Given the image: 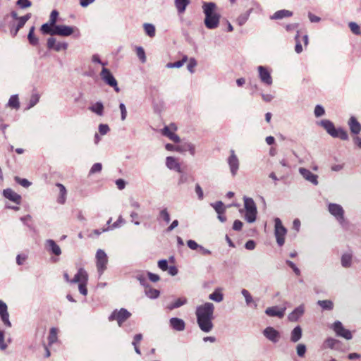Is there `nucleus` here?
Instances as JSON below:
<instances>
[{
  "instance_id": "obj_34",
  "label": "nucleus",
  "mask_w": 361,
  "mask_h": 361,
  "mask_svg": "<svg viewBox=\"0 0 361 361\" xmlns=\"http://www.w3.org/2000/svg\"><path fill=\"white\" fill-rule=\"evenodd\" d=\"M56 185L59 188V191H60V195L58 198V202L63 204L65 203L66 200V193H67L66 189L65 186L61 183H56Z\"/></svg>"
},
{
  "instance_id": "obj_27",
  "label": "nucleus",
  "mask_w": 361,
  "mask_h": 361,
  "mask_svg": "<svg viewBox=\"0 0 361 361\" xmlns=\"http://www.w3.org/2000/svg\"><path fill=\"white\" fill-rule=\"evenodd\" d=\"M145 293L147 298L150 299H156L159 298L160 291L157 289L152 288L147 284L145 286Z\"/></svg>"
},
{
  "instance_id": "obj_23",
  "label": "nucleus",
  "mask_w": 361,
  "mask_h": 361,
  "mask_svg": "<svg viewBox=\"0 0 361 361\" xmlns=\"http://www.w3.org/2000/svg\"><path fill=\"white\" fill-rule=\"evenodd\" d=\"M166 165L171 170H175L178 173H181V166L177 159L173 157H167L166 159Z\"/></svg>"
},
{
  "instance_id": "obj_20",
  "label": "nucleus",
  "mask_w": 361,
  "mask_h": 361,
  "mask_svg": "<svg viewBox=\"0 0 361 361\" xmlns=\"http://www.w3.org/2000/svg\"><path fill=\"white\" fill-rule=\"evenodd\" d=\"M0 317L4 324L8 326H11V323L9 321V314L7 310V305L5 302L0 300Z\"/></svg>"
},
{
  "instance_id": "obj_49",
  "label": "nucleus",
  "mask_w": 361,
  "mask_h": 361,
  "mask_svg": "<svg viewBox=\"0 0 361 361\" xmlns=\"http://www.w3.org/2000/svg\"><path fill=\"white\" fill-rule=\"evenodd\" d=\"M299 34H300V31L297 30V34L295 37V40L296 42V44L295 47V51L298 54H300L302 51V47L301 42L299 39V37H300Z\"/></svg>"
},
{
  "instance_id": "obj_42",
  "label": "nucleus",
  "mask_w": 361,
  "mask_h": 361,
  "mask_svg": "<svg viewBox=\"0 0 361 361\" xmlns=\"http://www.w3.org/2000/svg\"><path fill=\"white\" fill-rule=\"evenodd\" d=\"M188 61V57L184 56L181 60L176 61L174 63H168L166 64V68H180L183 66V64Z\"/></svg>"
},
{
  "instance_id": "obj_14",
  "label": "nucleus",
  "mask_w": 361,
  "mask_h": 361,
  "mask_svg": "<svg viewBox=\"0 0 361 361\" xmlns=\"http://www.w3.org/2000/svg\"><path fill=\"white\" fill-rule=\"evenodd\" d=\"M298 171L305 180L311 183L314 185H318L319 182L317 175L312 173L309 169L302 167L299 168Z\"/></svg>"
},
{
  "instance_id": "obj_22",
  "label": "nucleus",
  "mask_w": 361,
  "mask_h": 361,
  "mask_svg": "<svg viewBox=\"0 0 361 361\" xmlns=\"http://www.w3.org/2000/svg\"><path fill=\"white\" fill-rule=\"evenodd\" d=\"M170 326L176 331H181L185 328V322L182 319L172 317L169 320Z\"/></svg>"
},
{
  "instance_id": "obj_10",
  "label": "nucleus",
  "mask_w": 361,
  "mask_h": 361,
  "mask_svg": "<svg viewBox=\"0 0 361 361\" xmlns=\"http://www.w3.org/2000/svg\"><path fill=\"white\" fill-rule=\"evenodd\" d=\"M227 164L232 176H235L240 167V161L233 149L230 150V155L227 158Z\"/></svg>"
},
{
  "instance_id": "obj_3",
  "label": "nucleus",
  "mask_w": 361,
  "mask_h": 361,
  "mask_svg": "<svg viewBox=\"0 0 361 361\" xmlns=\"http://www.w3.org/2000/svg\"><path fill=\"white\" fill-rule=\"evenodd\" d=\"M63 276L68 283L78 284V290L80 294L84 296L87 295V285L88 283L89 276L87 272L83 268L78 269L77 273L72 279H70L69 275L67 273H64Z\"/></svg>"
},
{
  "instance_id": "obj_57",
  "label": "nucleus",
  "mask_w": 361,
  "mask_h": 361,
  "mask_svg": "<svg viewBox=\"0 0 361 361\" xmlns=\"http://www.w3.org/2000/svg\"><path fill=\"white\" fill-rule=\"evenodd\" d=\"M16 4L21 8H28L32 4L30 0H18Z\"/></svg>"
},
{
  "instance_id": "obj_58",
  "label": "nucleus",
  "mask_w": 361,
  "mask_h": 361,
  "mask_svg": "<svg viewBox=\"0 0 361 361\" xmlns=\"http://www.w3.org/2000/svg\"><path fill=\"white\" fill-rule=\"evenodd\" d=\"M98 128L99 132L102 135L107 134L110 130V128L107 124H99Z\"/></svg>"
},
{
  "instance_id": "obj_26",
  "label": "nucleus",
  "mask_w": 361,
  "mask_h": 361,
  "mask_svg": "<svg viewBox=\"0 0 361 361\" xmlns=\"http://www.w3.org/2000/svg\"><path fill=\"white\" fill-rule=\"evenodd\" d=\"M304 312V306L302 305H300L288 314V318L290 322H296L300 317H302Z\"/></svg>"
},
{
  "instance_id": "obj_31",
  "label": "nucleus",
  "mask_w": 361,
  "mask_h": 361,
  "mask_svg": "<svg viewBox=\"0 0 361 361\" xmlns=\"http://www.w3.org/2000/svg\"><path fill=\"white\" fill-rule=\"evenodd\" d=\"M189 4L190 0H175V6L178 13H184Z\"/></svg>"
},
{
  "instance_id": "obj_37",
  "label": "nucleus",
  "mask_w": 361,
  "mask_h": 361,
  "mask_svg": "<svg viewBox=\"0 0 361 361\" xmlns=\"http://www.w3.org/2000/svg\"><path fill=\"white\" fill-rule=\"evenodd\" d=\"M252 11V9L251 8L247 11L245 13H242L238 17V18L236 19V22L240 26L243 25L247 22Z\"/></svg>"
},
{
  "instance_id": "obj_24",
  "label": "nucleus",
  "mask_w": 361,
  "mask_h": 361,
  "mask_svg": "<svg viewBox=\"0 0 361 361\" xmlns=\"http://www.w3.org/2000/svg\"><path fill=\"white\" fill-rule=\"evenodd\" d=\"M348 126L351 133L358 135L361 132V124L355 117L351 116L348 121Z\"/></svg>"
},
{
  "instance_id": "obj_62",
  "label": "nucleus",
  "mask_w": 361,
  "mask_h": 361,
  "mask_svg": "<svg viewBox=\"0 0 361 361\" xmlns=\"http://www.w3.org/2000/svg\"><path fill=\"white\" fill-rule=\"evenodd\" d=\"M286 264L293 269V271L295 272V274L298 276L300 274V269L296 267V265L290 260H286Z\"/></svg>"
},
{
  "instance_id": "obj_21",
  "label": "nucleus",
  "mask_w": 361,
  "mask_h": 361,
  "mask_svg": "<svg viewBox=\"0 0 361 361\" xmlns=\"http://www.w3.org/2000/svg\"><path fill=\"white\" fill-rule=\"evenodd\" d=\"M3 195L6 198L8 199L9 200H11L18 204H19L20 203L21 196L20 195H18V193H16V192H14L11 188H7V189L4 190Z\"/></svg>"
},
{
  "instance_id": "obj_61",
  "label": "nucleus",
  "mask_w": 361,
  "mask_h": 361,
  "mask_svg": "<svg viewBox=\"0 0 361 361\" xmlns=\"http://www.w3.org/2000/svg\"><path fill=\"white\" fill-rule=\"evenodd\" d=\"M195 192L198 197V199L200 200H203L204 198V193H203V190L201 188V186L200 185V184L197 183L195 185Z\"/></svg>"
},
{
  "instance_id": "obj_52",
  "label": "nucleus",
  "mask_w": 361,
  "mask_h": 361,
  "mask_svg": "<svg viewBox=\"0 0 361 361\" xmlns=\"http://www.w3.org/2000/svg\"><path fill=\"white\" fill-rule=\"evenodd\" d=\"M296 350L298 355L302 357L306 353V346L302 343H300L297 345Z\"/></svg>"
},
{
  "instance_id": "obj_5",
  "label": "nucleus",
  "mask_w": 361,
  "mask_h": 361,
  "mask_svg": "<svg viewBox=\"0 0 361 361\" xmlns=\"http://www.w3.org/2000/svg\"><path fill=\"white\" fill-rule=\"evenodd\" d=\"M243 200L245 209V219L248 223H253L256 221L257 214L256 204L251 197H244Z\"/></svg>"
},
{
  "instance_id": "obj_25",
  "label": "nucleus",
  "mask_w": 361,
  "mask_h": 361,
  "mask_svg": "<svg viewBox=\"0 0 361 361\" xmlns=\"http://www.w3.org/2000/svg\"><path fill=\"white\" fill-rule=\"evenodd\" d=\"M88 109L99 116H103L104 113V106L102 102H97L91 104Z\"/></svg>"
},
{
  "instance_id": "obj_64",
  "label": "nucleus",
  "mask_w": 361,
  "mask_h": 361,
  "mask_svg": "<svg viewBox=\"0 0 361 361\" xmlns=\"http://www.w3.org/2000/svg\"><path fill=\"white\" fill-rule=\"evenodd\" d=\"M158 267L162 271H166L169 268L168 262L166 259H161L158 262Z\"/></svg>"
},
{
  "instance_id": "obj_17",
  "label": "nucleus",
  "mask_w": 361,
  "mask_h": 361,
  "mask_svg": "<svg viewBox=\"0 0 361 361\" xmlns=\"http://www.w3.org/2000/svg\"><path fill=\"white\" fill-rule=\"evenodd\" d=\"M259 77L260 80L267 85L272 84V78L269 71L264 66H258Z\"/></svg>"
},
{
  "instance_id": "obj_36",
  "label": "nucleus",
  "mask_w": 361,
  "mask_h": 361,
  "mask_svg": "<svg viewBox=\"0 0 361 361\" xmlns=\"http://www.w3.org/2000/svg\"><path fill=\"white\" fill-rule=\"evenodd\" d=\"M241 294L243 295L245 300L246 305L250 306L252 304L254 305L255 307L257 306V303H255L253 300V298L250 293V292L246 289H243L241 290Z\"/></svg>"
},
{
  "instance_id": "obj_43",
  "label": "nucleus",
  "mask_w": 361,
  "mask_h": 361,
  "mask_svg": "<svg viewBox=\"0 0 361 361\" xmlns=\"http://www.w3.org/2000/svg\"><path fill=\"white\" fill-rule=\"evenodd\" d=\"M57 334L58 329L56 328L52 327L50 329L49 335L48 337L49 344L51 345L57 341Z\"/></svg>"
},
{
  "instance_id": "obj_1",
  "label": "nucleus",
  "mask_w": 361,
  "mask_h": 361,
  "mask_svg": "<svg viewBox=\"0 0 361 361\" xmlns=\"http://www.w3.org/2000/svg\"><path fill=\"white\" fill-rule=\"evenodd\" d=\"M214 305L210 302L198 305L195 309L197 324L204 333H209L214 328Z\"/></svg>"
},
{
  "instance_id": "obj_46",
  "label": "nucleus",
  "mask_w": 361,
  "mask_h": 361,
  "mask_svg": "<svg viewBox=\"0 0 361 361\" xmlns=\"http://www.w3.org/2000/svg\"><path fill=\"white\" fill-rule=\"evenodd\" d=\"M211 206L215 209L217 214L225 213V207L221 201H217L215 203H212Z\"/></svg>"
},
{
  "instance_id": "obj_59",
  "label": "nucleus",
  "mask_w": 361,
  "mask_h": 361,
  "mask_svg": "<svg viewBox=\"0 0 361 361\" xmlns=\"http://www.w3.org/2000/svg\"><path fill=\"white\" fill-rule=\"evenodd\" d=\"M349 27L350 28V30H351L354 34H356V35L360 34V26H359L356 23L350 22V23H349Z\"/></svg>"
},
{
  "instance_id": "obj_29",
  "label": "nucleus",
  "mask_w": 361,
  "mask_h": 361,
  "mask_svg": "<svg viewBox=\"0 0 361 361\" xmlns=\"http://www.w3.org/2000/svg\"><path fill=\"white\" fill-rule=\"evenodd\" d=\"M55 26L54 25H49V23L43 24L40 27V31L43 35H55Z\"/></svg>"
},
{
  "instance_id": "obj_7",
  "label": "nucleus",
  "mask_w": 361,
  "mask_h": 361,
  "mask_svg": "<svg viewBox=\"0 0 361 361\" xmlns=\"http://www.w3.org/2000/svg\"><path fill=\"white\" fill-rule=\"evenodd\" d=\"M274 223V235L276 239V242L279 246H282L285 243V236L287 233V230L283 226L282 222L279 218H275Z\"/></svg>"
},
{
  "instance_id": "obj_4",
  "label": "nucleus",
  "mask_w": 361,
  "mask_h": 361,
  "mask_svg": "<svg viewBox=\"0 0 361 361\" xmlns=\"http://www.w3.org/2000/svg\"><path fill=\"white\" fill-rule=\"evenodd\" d=\"M319 125L323 127L331 137H338L342 140H348V135L346 130L341 128L336 129L331 121L327 119L322 120L319 122Z\"/></svg>"
},
{
  "instance_id": "obj_55",
  "label": "nucleus",
  "mask_w": 361,
  "mask_h": 361,
  "mask_svg": "<svg viewBox=\"0 0 361 361\" xmlns=\"http://www.w3.org/2000/svg\"><path fill=\"white\" fill-rule=\"evenodd\" d=\"M102 164H100V163H95L91 167L90 171V173L92 174V173H99V172H100L102 171Z\"/></svg>"
},
{
  "instance_id": "obj_2",
  "label": "nucleus",
  "mask_w": 361,
  "mask_h": 361,
  "mask_svg": "<svg viewBox=\"0 0 361 361\" xmlns=\"http://www.w3.org/2000/svg\"><path fill=\"white\" fill-rule=\"evenodd\" d=\"M217 7L214 2H203L202 10L205 16L204 23L207 28L214 30L219 27L221 15L216 11Z\"/></svg>"
},
{
  "instance_id": "obj_54",
  "label": "nucleus",
  "mask_w": 361,
  "mask_h": 361,
  "mask_svg": "<svg viewBox=\"0 0 361 361\" xmlns=\"http://www.w3.org/2000/svg\"><path fill=\"white\" fill-rule=\"evenodd\" d=\"M15 180L18 183H19L20 185H22L23 187H25V188H27L31 185V183L25 178H20L19 177H16Z\"/></svg>"
},
{
  "instance_id": "obj_8",
  "label": "nucleus",
  "mask_w": 361,
  "mask_h": 361,
  "mask_svg": "<svg viewBox=\"0 0 361 361\" xmlns=\"http://www.w3.org/2000/svg\"><path fill=\"white\" fill-rule=\"evenodd\" d=\"M131 313L125 308H121L119 310H114L109 317V321L116 320L119 326L130 317Z\"/></svg>"
},
{
  "instance_id": "obj_16",
  "label": "nucleus",
  "mask_w": 361,
  "mask_h": 361,
  "mask_svg": "<svg viewBox=\"0 0 361 361\" xmlns=\"http://www.w3.org/2000/svg\"><path fill=\"white\" fill-rule=\"evenodd\" d=\"M263 335L270 341L276 343L279 342L281 335L280 333L274 327L268 326L263 331Z\"/></svg>"
},
{
  "instance_id": "obj_32",
  "label": "nucleus",
  "mask_w": 361,
  "mask_h": 361,
  "mask_svg": "<svg viewBox=\"0 0 361 361\" xmlns=\"http://www.w3.org/2000/svg\"><path fill=\"white\" fill-rule=\"evenodd\" d=\"M209 299L216 302H221L224 300V295L220 288H216L215 290L209 294Z\"/></svg>"
},
{
  "instance_id": "obj_39",
  "label": "nucleus",
  "mask_w": 361,
  "mask_h": 361,
  "mask_svg": "<svg viewBox=\"0 0 361 361\" xmlns=\"http://www.w3.org/2000/svg\"><path fill=\"white\" fill-rule=\"evenodd\" d=\"M143 27L145 33L150 37L155 36V27L151 23H145Z\"/></svg>"
},
{
  "instance_id": "obj_28",
  "label": "nucleus",
  "mask_w": 361,
  "mask_h": 361,
  "mask_svg": "<svg viewBox=\"0 0 361 361\" xmlns=\"http://www.w3.org/2000/svg\"><path fill=\"white\" fill-rule=\"evenodd\" d=\"M293 16V13L288 10H279L275 12L270 18L271 20H279L282 19L283 18L290 17Z\"/></svg>"
},
{
  "instance_id": "obj_15",
  "label": "nucleus",
  "mask_w": 361,
  "mask_h": 361,
  "mask_svg": "<svg viewBox=\"0 0 361 361\" xmlns=\"http://www.w3.org/2000/svg\"><path fill=\"white\" fill-rule=\"evenodd\" d=\"M47 46L49 49L60 51L61 50H66L68 45L66 42H57L54 37H51L47 39Z\"/></svg>"
},
{
  "instance_id": "obj_6",
  "label": "nucleus",
  "mask_w": 361,
  "mask_h": 361,
  "mask_svg": "<svg viewBox=\"0 0 361 361\" xmlns=\"http://www.w3.org/2000/svg\"><path fill=\"white\" fill-rule=\"evenodd\" d=\"M55 35L68 37L71 35L75 38H79L81 35L80 30L75 26L58 25L55 26Z\"/></svg>"
},
{
  "instance_id": "obj_9",
  "label": "nucleus",
  "mask_w": 361,
  "mask_h": 361,
  "mask_svg": "<svg viewBox=\"0 0 361 361\" xmlns=\"http://www.w3.org/2000/svg\"><path fill=\"white\" fill-rule=\"evenodd\" d=\"M328 211L340 224L343 225L345 223L344 209L341 205L336 203H329L328 204Z\"/></svg>"
},
{
  "instance_id": "obj_53",
  "label": "nucleus",
  "mask_w": 361,
  "mask_h": 361,
  "mask_svg": "<svg viewBox=\"0 0 361 361\" xmlns=\"http://www.w3.org/2000/svg\"><path fill=\"white\" fill-rule=\"evenodd\" d=\"M119 109L121 111V119L125 121L127 117V109L126 105L123 103H120Z\"/></svg>"
},
{
  "instance_id": "obj_18",
  "label": "nucleus",
  "mask_w": 361,
  "mask_h": 361,
  "mask_svg": "<svg viewBox=\"0 0 361 361\" xmlns=\"http://www.w3.org/2000/svg\"><path fill=\"white\" fill-rule=\"evenodd\" d=\"M285 311L286 307L272 306L270 307H267L265 310V313L269 317H277L279 318H282L285 314Z\"/></svg>"
},
{
  "instance_id": "obj_13",
  "label": "nucleus",
  "mask_w": 361,
  "mask_h": 361,
  "mask_svg": "<svg viewBox=\"0 0 361 361\" xmlns=\"http://www.w3.org/2000/svg\"><path fill=\"white\" fill-rule=\"evenodd\" d=\"M331 329L334 331L336 336L344 338L346 340H350L353 338L351 332L343 327L340 321L335 322L331 325Z\"/></svg>"
},
{
  "instance_id": "obj_63",
  "label": "nucleus",
  "mask_w": 361,
  "mask_h": 361,
  "mask_svg": "<svg viewBox=\"0 0 361 361\" xmlns=\"http://www.w3.org/2000/svg\"><path fill=\"white\" fill-rule=\"evenodd\" d=\"M135 278L140 281V284L144 287L147 285V280L145 275L142 273H139L136 275Z\"/></svg>"
},
{
  "instance_id": "obj_38",
  "label": "nucleus",
  "mask_w": 361,
  "mask_h": 361,
  "mask_svg": "<svg viewBox=\"0 0 361 361\" xmlns=\"http://www.w3.org/2000/svg\"><path fill=\"white\" fill-rule=\"evenodd\" d=\"M338 343V341L334 338H331V337H329V338H327L324 342V344H323V348H331V349H333L336 347V345Z\"/></svg>"
},
{
  "instance_id": "obj_45",
  "label": "nucleus",
  "mask_w": 361,
  "mask_h": 361,
  "mask_svg": "<svg viewBox=\"0 0 361 361\" xmlns=\"http://www.w3.org/2000/svg\"><path fill=\"white\" fill-rule=\"evenodd\" d=\"M352 256L350 254H344L341 257V264L343 267H349L351 265Z\"/></svg>"
},
{
  "instance_id": "obj_33",
  "label": "nucleus",
  "mask_w": 361,
  "mask_h": 361,
  "mask_svg": "<svg viewBox=\"0 0 361 361\" xmlns=\"http://www.w3.org/2000/svg\"><path fill=\"white\" fill-rule=\"evenodd\" d=\"M188 300L186 298H179L177 300H176L173 302L169 304L167 306V309L169 310H172L173 309L178 308L187 303Z\"/></svg>"
},
{
  "instance_id": "obj_44",
  "label": "nucleus",
  "mask_w": 361,
  "mask_h": 361,
  "mask_svg": "<svg viewBox=\"0 0 361 361\" xmlns=\"http://www.w3.org/2000/svg\"><path fill=\"white\" fill-rule=\"evenodd\" d=\"M181 147L180 151L179 152H184L185 151H189L191 155H194L195 153V146L192 143H185L183 145L180 146Z\"/></svg>"
},
{
  "instance_id": "obj_51",
  "label": "nucleus",
  "mask_w": 361,
  "mask_h": 361,
  "mask_svg": "<svg viewBox=\"0 0 361 361\" xmlns=\"http://www.w3.org/2000/svg\"><path fill=\"white\" fill-rule=\"evenodd\" d=\"M159 216L166 223H169L171 220L170 214L166 208L162 209L159 212Z\"/></svg>"
},
{
  "instance_id": "obj_40",
  "label": "nucleus",
  "mask_w": 361,
  "mask_h": 361,
  "mask_svg": "<svg viewBox=\"0 0 361 361\" xmlns=\"http://www.w3.org/2000/svg\"><path fill=\"white\" fill-rule=\"evenodd\" d=\"M317 304L323 309L326 310H331L334 308V303L331 300H319Z\"/></svg>"
},
{
  "instance_id": "obj_12",
  "label": "nucleus",
  "mask_w": 361,
  "mask_h": 361,
  "mask_svg": "<svg viewBox=\"0 0 361 361\" xmlns=\"http://www.w3.org/2000/svg\"><path fill=\"white\" fill-rule=\"evenodd\" d=\"M102 79L104 81L105 83L109 85V86L114 87V90L116 92L120 91L119 87H118L117 81L114 77V75L111 73L109 69L105 67H103L101 73H100Z\"/></svg>"
},
{
  "instance_id": "obj_60",
  "label": "nucleus",
  "mask_w": 361,
  "mask_h": 361,
  "mask_svg": "<svg viewBox=\"0 0 361 361\" xmlns=\"http://www.w3.org/2000/svg\"><path fill=\"white\" fill-rule=\"evenodd\" d=\"M197 66V61L195 59L193 58H191L190 60H189V63L187 66V68H188V70L191 73H194L195 70V67Z\"/></svg>"
},
{
  "instance_id": "obj_56",
  "label": "nucleus",
  "mask_w": 361,
  "mask_h": 361,
  "mask_svg": "<svg viewBox=\"0 0 361 361\" xmlns=\"http://www.w3.org/2000/svg\"><path fill=\"white\" fill-rule=\"evenodd\" d=\"M314 112L316 117H320L325 114L324 107L319 104L315 106Z\"/></svg>"
},
{
  "instance_id": "obj_47",
  "label": "nucleus",
  "mask_w": 361,
  "mask_h": 361,
  "mask_svg": "<svg viewBox=\"0 0 361 361\" xmlns=\"http://www.w3.org/2000/svg\"><path fill=\"white\" fill-rule=\"evenodd\" d=\"M8 105L12 108L18 109L19 106H20V103L18 101V96L12 95L8 100Z\"/></svg>"
},
{
  "instance_id": "obj_11",
  "label": "nucleus",
  "mask_w": 361,
  "mask_h": 361,
  "mask_svg": "<svg viewBox=\"0 0 361 361\" xmlns=\"http://www.w3.org/2000/svg\"><path fill=\"white\" fill-rule=\"evenodd\" d=\"M96 260L97 268L99 275L101 276L106 269V264L108 262L107 255L103 250L99 249L97 251Z\"/></svg>"
},
{
  "instance_id": "obj_48",
  "label": "nucleus",
  "mask_w": 361,
  "mask_h": 361,
  "mask_svg": "<svg viewBox=\"0 0 361 361\" xmlns=\"http://www.w3.org/2000/svg\"><path fill=\"white\" fill-rule=\"evenodd\" d=\"M136 54L139 59L142 63L146 62V55L144 49L142 47H137L136 48Z\"/></svg>"
},
{
  "instance_id": "obj_41",
  "label": "nucleus",
  "mask_w": 361,
  "mask_h": 361,
  "mask_svg": "<svg viewBox=\"0 0 361 361\" xmlns=\"http://www.w3.org/2000/svg\"><path fill=\"white\" fill-rule=\"evenodd\" d=\"M31 18V14L27 13L24 16L20 17L18 18V24L16 25V31H19L20 28H22L25 23Z\"/></svg>"
},
{
  "instance_id": "obj_50",
  "label": "nucleus",
  "mask_w": 361,
  "mask_h": 361,
  "mask_svg": "<svg viewBox=\"0 0 361 361\" xmlns=\"http://www.w3.org/2000/svg\"><path fill=\"white\" fill-rule=\"evenodd\" d=\"M59 16V12L56 10H53L49 16V19L48 23H49V25H56V23L57 22V18Z\"/></svg>"
},
{
  "instance_id": "obj_30",
  "label": "nucleus",
  "mask_w": 361,
  "mask_h": 361,
  "mask_svg": "<svg viewBox=\"0 0 361 361\" xmlns=\"http://www.w3.org/2000/svg\"><path fill=\"white\" fill-rule=\"evenodd\" d=\"M302 337V329L300 326H295L290 333V341L296 343L300 340Z\"/></svg>"
},
{
  "instance_id": "obj_35",
  "label": "nucleus",
  "mask_w": 361,
  "mask_h": 361,
  "mask_svg": "<svg viewBox=\"0 0 361 361\" xmlns=\"http://www.w3.org/2000/svg\"><path fill=\"white\" fill-rule=\"evenodd\" d=\"M35 27L34 26H32L30 29L27 39L30 44L33 46H36L39 43V39L37 37H36L34 34Z\"/></svg>"
},
{
  "instance_id": "obj_19",
  "label": "nucleus",
  "mask_w": 361,
  "mask_h": 361,
  "mask_svg": "<svg viewBox=\"0 0 361 361\" xmlns=\"http://www.w3.org/2000/svg\"><path fill=\"white\" fill-rule=\"evenodd\" d=\"M45 248L46 250L56 255V256H59L61 254V250L60 248V247L56 244V243L54 240H51V239H48L45 241Z\"/></svg>"
}]
</instances>
